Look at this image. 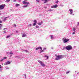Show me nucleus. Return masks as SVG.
<instances>
[{
    "mask_svg": "<svg viewBox=\"0 0 79 79\" xmlns=\"http://www.w3.org/2000/svg\"><path fill=\"white\" fill-rule=\"evenodd\" d=\"M57 58H56V60H60V59H62L63 58V56L60 55V56H57Z\"/></svg>",
    "mask_w": 79,
    "mask_h": 79,
    "instance_id": "nucleus-1",
    "label": "nucleus"
},
{
    "mask_svg": "<svg viewBox=\"0 0 79 79\" xmlns=\"http://www.w3.org/2000/svg\"><path fill=\"white\" fill-rule=\"evenodd\" d=\"M38 61L39 63L40 64L41 66H42L43 67H45V64H44V62H43L40 60H38Z\"/></svg>",
    "mask_w": 79,
    "mask_h": 79,
    "instance_id": "nucleus-2",
    "label": "nucleus"
},
{
    "mask_svg": "<svg viewBox=\"0 0 79 79\" xmlns=\"http://www.w3.org/2000/svg\"><path fill=\"white\" fill-rule=\"evenodd\" d=\"M66 48L67 50H72V46L71 45H68L66 47Z\"/></svg>",
    "mask_w": 79,
    "mask_h": 79,
    "instance_id": "nucleus-3",
    "label": "nucleus"
},
{
    "mask_svg": "<svg viewBox=\"0 0 79 79\" xmlns=\"http://www.w3.org/2000/svg\"><path fill=\"white\" fill-rule=\"evenodd\" d=\"M5 4H2L0 5V10H3L5 8Z\"/></svg>",
    "mask_w": 79,
    "mask_h": 79,
    "instance_id": "nucleus-4",
    "label": "nucleus"
},
{
    "mask_svg": "<svg viewBox=\"0 0 79 79\" xmlns=\"http://www.w3.org/2000/svg\"><path fill=\"white\" fill-rule=\"evenodd\" d=\"M62 40H63V42L64 44H65V43H66V42H68L69 40V39H66V38L64 40V38H63Z\"/></svg>",
    "mask_w": 79,
    "mask_h": 79,
    "instance_id": "nucleus-5",
    "label": "nucleus"
},
{
    "mask_svg": "<svg viewBox=\"0 0 79 79\" xmlns=\"http://www.w3.org/2000/svg\"><path fill=\"white\" fill-rule=\"evenodd\" d=\"M23 3L24 5H25V4H27V5H28L29 4V2H25V1H24L22 2Z\"/></svg>",
    "mask_w": 79,
    "mask_h": 79,
    "instance_id": "nucleus-6",
    "label": "nucleus"
},
{
    "mask_svg": "<svg viewBox=\"0 0 79 79\" xmlns=\"http://www.w3.org/2000/svg\"><path fill=\"white\" fill-rule=\"evenodd\" d=\"M36 50H39V49H40L41 50H42V48L41 47H38L36 48Z\"/></svg>",
    "mask_w": 79,
    "mask_h": 79,
    "instance_id": "nucleus-7",
    "label": "nucleus"
},
{
    "mask_svg": "<svg viewBox=\"0 0 79 79\" xmlns=\"http://www.w3.org/2000/svg\"><path fill=\"white\" fill-rule=\"evenodd\" d=\"M53 8H57V7H58V5H56L55 6H53Z\"/></svg>",
    "mask_w": 79,
    "mask_h": 79,
    "instance_id": "nucleus-8",
    "label": "nucleus"
},
{
    "mask_svg": "<svg viewBox=\"0 0 79 79\" xmlns=\"http://www.w3.org/2000/svg\"><path fill=\"white\" fill-rule=\"evenodd\" d=\"M26 35H27L26 34H23L22 37H26Z\"/></svg>",
    "mask_w": 79,
    "mask_h": 79,
    "instance_id": "nucleus-9",
    "label": "nucleus"
},
{
    "mask_svg": "<svg viewBox=\"0 0 79 79\" xmlns=\"http://www.w3.org/2000/svg\"><path fill=\"white\" fill-rule=\"evenodd\" d=\"M10 63H11V62H10L9 61H8L6 62V64H10Z\"/></svg>",
    "mask_w": 79,
    "mask_h": 79,
    "instance_id": "nucleus-10",
    "label": "nucleus"
},
{
    "mask_svg": "<svg viewBox=\"0 0 79 79\" xmlns=\"http://www.w3.org/2000/svg\"><path fill=\"white\" fill-rule=\"evenodd\" d=\"M44 3H46V2H47L48 0H44Z\"/></svg>",
    "mask_w": 79,
    "mask_h": 79,
    "instance_id": "nucleus-11",
    "label": "nucleus"
},
{
    "mask_svg": "<svg viewBox=\"0 0 79 79\" xmlns=\"http://www.w3.org/2000/svg\"><path fill=\"white\" fill-rule=\"evenodd\" d=\"M8 18V17H5L4 18V22H5V21H6V18Z\"/></svg>",
    "mask_w": 79,
    "mask_h": 79,
    "instance_id": "nucleus-12",
    "label": "nucleus"
},
{
    "mask_svg": "<svg viewBox=\"0 0 79 79\" xmlns=\"http://www.w3.org/2000/svg\"><path fill=\"white\" fill-rule=\"evenodd\" d=\"M33 22L35 23H37V20H34L33 21Z\"/></svg>",
    "mask_w": 79,
    "mask_h": 79,
    "instance_id": "nucleus-13",
    "label": "nucleus"
},
{
    "mask_svg": "<svg viewBox=\"0 0 79 79\" xmlns=\"http://www.w3.org/2000/svg\"><path fill=\"white\" fill-rule=\"evenodd\" d=\"M19 5H20V4H16V5H15V6L16 7H17L18 6H19Z\"/></svg>",
    "mask_w": 79,
    "mask_h": 79,
    "instance_id": "nucleus-14",
    "label": "nucleus"
},
{
    "mask_svg": "<svg viewBox=\"0 0 79 79\" xmlns=\"http://www.w3.org/2000/svg\"><path fill=\"white\" fill-rule=\"evenodd\" d=\"M69 11L70 12H72V11H73V10H72V9H69Z\"/></svg>",
    "mask_w": 79,
    "mask_h": 79,
    "instance_id": "nucleus-15",
    "label": "nucleus"
},
{
    "mask_svg": "<svg viewBox=\"0 0 79 79\" xmlns=\"http://www.w3.org/2000/svg\"><path fill=\"white\" fill-rule=\"evenodd\" d=\"M73 31L74 32H75V31H76V29L75 28H73Z\"/></svg>",
    "mask_w": 79,
    "mask_h": 79,
    "instance_id": "nucleus-16",
    "label": "nucleus"
},
{
    "mask_svg": "<svg viewBox=\"0 0 79 79\" xmlns=\"http://www.w3.org/2000/svg\"><path fill=\"white\" fill-rule=\"evenodd\" d=\"M36 24V23H33V26H35V25Z\"/></svg>",
    "mask_w": 79,
    "mask_h": 79,
    "instance_id": "nucleus-17",
    "label": "nucleus"
},
{
    "mask_svg": "<svg viewBox=\"0 0 79 79\" xmlns=\"http://www.w3.org/2000/svg\"><path fill=\"white\" fill-rule=\"evenodd\" d=\"M10 1V0H7L6 1V2H9Z\"/></svg>",
    "mask_w": 79,
    "mask_h": 79,
    "instance_id": "nucleus-18",
    "label": "nucleus"
},
{
    "mask_svg": "<svg viewBox=\"0 0 79 79\" xmlns=\"http://www.w3.org/2000/svg\"><path fill=\"white\" fill-rule=\"evenodd\" d=\"M48 11H52V10L51 9L48 10Z\"/></svg>",
    "mask_w": 79,
    "mask_h": 79,
    "instance_id": "nucleus-19",
    "label": "nucleus"
},
{
    "mask_svg": "<svg viewBox=\"0 0 79 79\" xmlns=\"http://www.w3.org/2000/svg\"><path fill=\"white\" fill-rule=\"evenodd\" d=\"M51 38L52 39H53V36L52 35H51Z\"/></svg>",
    "mask_w": 79,
    "mask_h": 79,
    "instance_id": "nucleus-20",
    "label": "nucleus"
},
{
    "mask_svg": "<svg viewBox=\"0 0 79 79\" xmlns=\"http://www.w3.org/2000/svg\"><path fill=\"white\" fill-rule=\"evenodd\" d=\"M28 6V5H27L26 6H24L23 7H27Z\"/></svg>",
    "mask_w": 79,
    "mask_h": 79,
    "instance_id": "nucleus-21",
    "label": "nucleus"
},
{
    "mask_svg": "<svg viewBox=\"0 0 79 79\" xmlns=\"http://www.w3.org/2000/svg\"><path fill=\"white\" fill-rule=\"evenodd\" d=\"M7 38H9V37H10V35H9L8 36H7Z\"/></svg>",
    "mask_w": 79,
    "mask_h": 79,
    "instance_id": "nucleus-22",
    "label": "nucleus"
},
{
    "mask_svg": "<svg viewBox=\"0 0 79 79\" xmlns=\"http://www.w3.org/2000/svg\"><path fill=\"white\" fill-rule=\"evenodd\" d=\"M13 27H16V24H14V25Z\"/></svg>",
    "mask_w": 79,
    "mask_h": 79,
    "instance_id": "nucleus-23",
    "label": "nucleus"
},
{
    "mask_svg": "<svg viewBox=\"0 0 79 79\" xmlns=\"http://www.w3.org/2000/svg\"><path fill=\"white\" fill-rule=\"evenodd\" d=\"M77 26H79V22H77Z\"/></svg>",
    "mask_w": 79,
    "mask_h": 79,
    "instance_id": "nucleus-24",
    "label": "nucleus"
},
{
    "mask_svg": "<svg viewBox=\"0 0 79 79\" xmlns=\"http://www.w3.org/2000/svg\"><path fill=\"white\" fill-rule=\"evenodd\" d=\"M7 57H4L3 58V59H4H4H7Z\"/></svg>",
    "mask_w": 79,
    "mask_h": 79,
    "instance_id": "nucleus-25",
    "label": "nucleus"
},
{
    "mask_svg": "<svg viewBox=\"0 0 79 79\" xmlns=\"http://www.w3.org/2000/svg\"><path fill=\"white\" fill-rule=\"evenodd\" d=\"M69 72H70V71H68L66 73V74H68V73H69Z\"/></svg>",
    "mask_w": 79,
    "mask_h": 79,
    "instance_id": "nucleus-26",
    "label": "nucleus"
},
{
    "mask_svg": "<svg viewBox=\"0 0 79 79\" xmlns=\"http://www.w3.org/2000/svg\"><path fill=\"white\" fill-rule=\"evenodd\" d=\"M58 2H59V1H56V3H58Z\"/></svg>",
    "mask_w": 79,
    "mask_h": 79,
    "instance_id": "nucleus-27",
    "label": "nucleus"
},
{
    "mask_svg": "<svg viewBox=\"0 0 79 79\" xmlns=\"http://www.w3.org/2000/svg\"><path fill=\"white\" fill-rule=\"evenodd\" d=\"M38 25H41V23H38Z\"/></svg>",
    "mask_w": 79,
    "mask_h": 79,
    "instance_id": "nucleus-28",
    "label": "nucleus"
},
{
    "mask_svg": "<svg viewBox=\"0 0 79 79\" xmlns=\"http://www.w3.org/2000/svg\"><path fill=\"white\" fill-rule=\"evenodd\" d=\"M29 26H30V27L32 26V24H29Z\"/></svg>",
    "mask_w": 79,
    "mask_h": 79,
    "instance_id": "nucleus-29",
    "label": "nucleus"
},
{
    "mask_svg": "<svg viewBox=\"0 0 79 79\" xmlns=\"http://www.w3.org/2000/svg\"><path fill=\"white\" fill-rule=\"evenodd\" d=\"M44 52V51L43 50H42L41 51V53H42V52Z\"/></svg>",
    "mask_w": 79,
    "mask_h": 79,
    "instance_id": "nucleus-30",
    "label": "nucleus"
},
{
    "mask_svg": "<svg viewBox=\"0 0 79 79\" xmlns=\"http://www.w3.org/2000/svg\"><path fill=\"white\" fill-rule=\"evenodd\" d=\"M38 27H39L38 26H36V28H38Z\"/></svg>",
    "mask_w": 79,
    "mask_h": 79,
    "instance_id": "nucleus-31",
    "label": "nucleus"
},
{
    "mask_svg": "<svg viewBox=\"0 0 79 79\" xmlns=\"http://www.w3.org/2000/svg\"><path fill=\"white\" fill-rule=\"evenodd\" d=\"M3 60H4V59H2V60H1V61H3Z\"/></svg>",
    "mask_w": 79,
    "mask_h": 79,
    "instance_id": "nucleus-32",
    "label": "nucleus"
},
{
    "mask_svg": "<svg viewBox=\"0 0 79 79\" xmlns=\"http://www.w3.org/2000/svg\"><path fill=\"white\" fill-rule=\"evenodd\" d=\"M1 23H2V21H0V24Z\"/></svg>",
    "mask_w": 79,
    "mask_h": 79,
    "instance_id": "nucleus-33",
    "label": "nucleus"
},
{
    "mask_svg": "<svg viewBox=\"0 0 79 79\" xmlns=\"http://www.w3.org/2000/svg\"><path fill=\"white\" fill-rule=\"evenodd\" d=\"M9 53H10V54H13V53H11V52H10Z\"/></svg>",
    "mask_w": 79,
    "mask_h": 79,
    "instance_id": "nucleus-34",
    "label": "nucleus"
},
{
    "mask_svg": "<svg viewBox=\"0 0 79 79\" xmlns=\"http://www.w3.org/2000/svg\"><path fill=\"white\" fill-rule=\"evenodd\" d=\"M5 29H6V28H4L3 29V30H5Z\"/></svg>",
    "mask_w": 79,
    "mask_h": 79,
    "instance_id": "nucleus-35",
    "label": "nucleus"
},
{
    "mask_svg": "<svg viewBox=\"0 0 79 79\" xmlns=\"http://www.w3.org/2000/svg\"><path fill=\"white\" fill-rule=\"evenodd\" d=\"M40 23L41 24H42L43 23V22L42 21L41 22V23Z\"/></svg>",
    "mask_w": 79,
    "mask_h": 79,
    "instance_id": "nucleus-36",
    "label": "nucleus"
},
{
    "mask_svg": "<svg viewBox=\"0 0 79 79\" xmlns=\"http://www.w3.org/2000/svg\"><path fill=\"white\" fill-rule=\"evenodd\" d=\"M73 34H75V32H74L72 33Z\"/></svg>",
    "mask_w": 79,
    "mask_h": 79,
    "instance_id": "nucleus-37",
    "label": "nucleus"
},
{
    "mask_svg": "<svg viewBox=\"0 0 79 79\" xmlns=\"http://www.w3.org/2000/svg\"><path fill=\"white\" fill-rule=\"evenodd\" d=\"M48 56H47V59H48Z\"/></svg>",
    "mask_w": 79,
    "mask_h": 79,
    "instance_id": "nucleus-38",
    "label": "nucleus"
},
{
    "mask_svg": "<svg viewBox=\"0 0 79 79\" xmlns=\"http://www.w3.org/2000/svg\"><path fill=\"white\" fill-rule=\"evenodd\" d=\"M24 51H25V52H27V50H25Z\"/></svg>",
    "mask_w": 79,
    "mask_h": 79,
    "instance_id": "nucleus-39",
    "label": "nucleus"
},
{
    "mask_svg": "<svg viewBox=\"0 0 79 79\" xmlns=\"http://www.w3.org/2000/svg\"><path fill=\"white\" fill-rule=\"evenodd\" d=\"M1 66H2L1 65H0V69L2 68V67Z\"/></svg>",
    "mask_w": 79,
    "mask_h": 79,
    "instance_id": "nucleus-40",
    "label": "nucleus"
},
{
    "mask_svg": "<svg viewBox=\"0 0 79 79\" xmlns=\"http://www.w3.org/2000/svg\"><path fill=\"white\" fill-rule=\"evenodd\" d=\"M14 2H16V0H14Z\"/></svg>",
    "mask_w": 79,
    "mask_h": 79,
    "instance_id": "nucleus-41",
    "label": "nucleus"
},
{
    "mask_svg": "<svg viewBox=\"0 0 79 79\" xmlns=\"http://www.w3.org/2000/svg\"><path fill=\"white\" fill-rule=\"evenodd\" d=\"M44 8H47V7H44Z\"/></svg>",
    "mask_w": 79,
    "mask_h": 79,
    "instance_id": "nucleus-42",
    "label": "nucleus"
},
{
    "mask_svg": "<svg viewBox=\"0 0 79 79\" xmlns=\"http://www.w3.org/2000/svg\"><path fill=\"white\" fill-rule=\"evenodd\" d=\"M3 32H4V33H6V31H4Z\"/></svg>",
    "mask_w": 79,
    "mask_h": 79,
    "instance_id": "nucleus-43",
    "label": "nucleus"
},
{
    "mask_svg": "<svg viewBox=\"0 0 79 79\" xmlns=\"http://www.w3.org/2000/svg\"><path fill=\"white\" fill-rule=\"evenodd\" d=\"M25 78H26V75H25Z\"/></svg>",
    "mask_w": 79,
    "mask_h": 79,
    "instance_id": "nucleus-44",
    "label": "nucleus"
},
{
    "mask_svg": "<svg viewBox=\"0 0 79 79\" xmlns=\"http://www.w3.org/2000/svg\"><path fill=\"white\" fill-rule=\"evenodd\" d=\"M70 14H73V12H71Z\"/></svg>",
    "mask_w": 79,
    "mask_h": 79,
    "instance_id": "nucleus-45",
    "label": "nucleus"
},
{
    "mask_svg": "<svg viewBox=\"0 0 79 79\" xmlns=\"http://www.w3.org/2000/svg\"><path fill=\"white\" fill-rule=\"evenodd\" d=\"M45 57H47V56H45Z\"/></svg>",
    "mask_w": 79,
    "mask_h": 79,
    "instance_id": "nucleus-46",
    "label": "nucleus"
},
{
    "mask_svg": "<svg viewBox=\"0 0 79 79\" xmlns=\"http://www.w3.org/2000/svg\"><path fill=\"white\" fill-rule=\"evenodd\" d=\"M1 27H2V26H0V29H1Z\"/></svg>",
    "mask_w": 79,
    "mask_h": 79,
    "instance_id": "nucleus-47",
    "label": "nucleus"
},
{
    "mask_svg": "<svg viewBox=\"0 0 79 79\" xmlns=\"http://www.w3.org/2000/svg\"><path fill=\"white\" fill-rule=\"evenodd\" d=\"M0 26H2V25L0 24Z\"/></svg>",
    "mask_w": 79,
    "mask_h": 79,
    "instance_id": "nucleus-48",
    "label": "nucleus"
},
{
    "mask_svg": "<svg viewBox=\"0 0 79 79\" xmlns=\"http://www.w3.org/2000/svg\"><path fill=\"white\" fill-rule=\"evenodd\" d=\"M38 0H36V1H38Z\"/></svg>",
    "mask_w": 79,
    "mask_h": 79,
    "instance_id": "nucleus-49",
    "label": "nucleus"
},
{
    "mask_svg": "<svg viewBox=\"0 0 79 79\" xmlns=\"http://www.w3.org/2000/svg\"><path fill=\"white\" fill-rule=\"evenodd\" d=\"M42 1H44V0H41Z\"/></svg>",
    "mask_w": 79,
    "mask_h": 79,
    "instance_id": "nucleus-50",
    "label": "nucleus"
},
{
    "mask_svg": "<svg viewBox=\"0 0 79 79\" xmlns=\"http://www.w3.org/2000/svg\"><path fill=\"white\" fill-rule=\"evenodd\" d=\"M43 50H45V48H44V49H43Z\"/></svg>",
    "mask_w": 79,
    "mask_h": 79,
    "instance_id": "nucleus-51",
    "label": "nucleus"
},
{
    "mask_svg": "<svg viewBox=\"0 0 79 79\" xmlns=\"http://www.w3.org/2000/svg\"><path fill=\"white\" fill-rule=\"evenodd\" d=\"M25 1H27V0H25Z\"/></svg>",
    "mask_w": 79,
    "mask_h": 79,
    "instance_id": "nucleus-52",
    "label": "nucleus"
},
{
    "mask_svg": "<svg viewBox=\"0 0 79 79\" xmlns=\"http://www.w3.org/2000/svg\"><path fill=\"white\" fill-rule=\"evenodd\" d=\"M53 48H52V49H53Z\"/></svg>",
    "mask_w": 79,
    "mask_h": 79,
    "instance_id": "nucleus-53",
    "label": "nucleus"
},
{
    "mask_svg": "<svg viewBox=\"0 0 79 79\" xmlns=\"http://www.w3.org/2000/svg\"><path fill=\"white\" fill-rule=\"evenodd\" d=\"M53 48H52V49H53Z\"/></svg>",
    "mask_w": 79,
    "mask_h": 79,
    "instance_id": "nucleus-54",
    "label": "nucleus"
}]
</instances>
